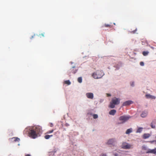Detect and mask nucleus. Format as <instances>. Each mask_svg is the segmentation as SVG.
Wrapping results in <instances>:
<instances>
[{
	"mask_svg": "<svg viewBox=\"0 0 156 156\" xmlns=\"http://www.w3.org/2000/svg\"><path fill=\"white\" fill-rule=\"evenodd\" d=\"M116 112V111L115 110L113 109L111 110L109 112V114L110 115H114L115 113Z\"/></svg>",
	"mask_w": 156,
	"mask_h": 156,
	"instance_id": "obj_13",
	"label": "nucleus"
},
{
	"mask_svg": "<svg viewBox=\"0 0 156 156\" xmlns=\"http://www.w3.org/2000/svg\"><path fill=\"white\" fill-rule=\"evenodd\" d=\"M115 142V138H111L108 140L106 143L108 145H112Z\"/></svg>",
	"mask_w": 156,
	"mask_h": 156,
	"instance_id": "obj_6",
	"label": "nucleus"
},
{
	"mask_svg": "<svg viewBox=\"0 0 156 156\" xmlns=\"http://www.w3.org/2000/svg\"><path fill=\"white\" fill-rule=\"evenodd\" d=\"M147 112H142V113L141 114V116L142 117H145L147 115Z\"/></svg>",
	"mask_w": 156,
	"mask_h": 156,
	"instance_id": "obj_15",
	"label": "nucleus"
},
{
	"mask_svg": "<svg viewBox=\"0 0 156 156\" xmlns=\"http://www.w3.org/2000/svg\"><path fill=\"white\" fill-rule=\"evenodd\" d=\"M26 156H30V155L28 154L26 155Z\"/></svg>",
	"mask_w": 156,
	"mask_h": 156,
	"instance_id": "obj_36",
	"label": "nucleus"
},
{
	"mask_svg": "<svg viewBox=\"0 0 156 156\" xmlns=\"http://www.w3.org/2000/svg\"><path fill=\"white\" fill-rule=\"evenodd\" d=\"M147 153L156 154V148L153 149H148L146 151Z\"/></svg>",
	"mask_w": 156,
	"mask_h": 156,
	"instance_id": "obj_7",
	"label": "nucleus"
},
{
	"mask_svg": "<svg viewBox=\"0 0 156 156\" xmlns=\"http://www.w3.org/2000/svg\"><path fill=\"white\" fill-rule=\"evenodd\" d=\"M104 73L102 70H98L94 73L92 75L94 78L95 79L100 78L104 75Z\"/></svg>",
	"mask_w": 156,
	"mask_h": 156,
	"instance_id": "obj_2",
	"label": "nucleus"
},
{
	"mask_svg": "<svg viewBox=\"0 0 156 156\" xmlns=\"http://www.w3.org/2000/svg\"><path fill=\"white\" fill-rule=\"evenodd\" d=\"M151 136L149 133H144L142 136V138L144 139H146L148 138Z\"/></svg>",
	"mask_w": 156,
	"mask_h": 156,
	"instance_id": "obj_10",
	"label": "nucleus"
},
{
	"mask_svg": "<svg viewBox=\"0 0 156 156\" xmlns=\"http://www.w3.org/2000/svg\"><path fill=\"white\" fill-rule=\"evenodd\" d=\"M65 83L67 84L68 85H69L71 84V83L69 80H66L64 81Z\"/></svg>",
	"mask_w": 156,
	"mask_h": 156,
	"instance_id": "obj_20",
	"label": "nucleus"
},
{
	"mask_svg": "<svg viewBox=\"0 0 156 156\" xmlns=\"http://www.w3.org/2000/svg\"><path fill=\"white\" fill-rule=\"evenodd\" d=\"M133 131V129L132 128H130L129 129H127L126 132V133L127 134H129L130 133H132Z\"/></svg>",
	"mask_w": 156,
	"mask_h": 156,
	"instance_id": "obj_14",
	"label": "nucleus"
},
{
	"mask_svg": "<svg viewBox=\"0 0 156 156\" xmlns=\"http://www.w3.org/2000/svg\"><path fill=\"white\" fill-rule=\"evenodd\" d=\"M131 86H132V87H133L134 86V82H132L131 84Z\"/></svg>",
	"mask_w": 156,
	"mask_h": 156,
	"instance_id": "obj_27",
	"label": "nucleus"
},
{
	"mask_svg": "<svg viewBox=\"0 0 156 156\" xmlns=\"http://www.w3.org/2000/svg\"><path fill=\"white\" fill-rule=\"evenodd\" d=\"M133 103V102L131 101H128L123 103V106L128 105Z\"/></svg>",
	"mask_w": 156,
	"mask_h": 156,
	"instance_id": "obj_11",
	"label": "nucleus"
},
{
	"mask_svg": "<svg viewBox=\"0 0 156 156\" xmlns=\"http://www.w3.org/2000/svg\"><path fill=\"white\" fill-rule=\"evenodd\" d=\"M101 156H106V155L105 154H103L101 155Z\"/></svg>",
	"mask_w": 156,
	"mask_h": 156,
	"instance_id": "obj_34",
	"label": "nucleus"
},
{
	"mask_svg": "<svg viewBox=\"0 0 156 156\" xmlns=\"http://www.w3.org/2000/svg\"><path fill=\"white\" fill-rule=\"evenodd\" d=\"M98 115L97 114H94L93 115V117L94 119H96L98 118Z\"/></svg>",
	"mask_w": 156,
	"mask_h": 156,
	"instance_id": "obj_24",
	"label": "nucleus"
},
{
	"mask_svg": "<svg viewBox=\"0 0 156 156\" xmlns=\"http://www.w3.org/2000/svg\"><path fill=\"white\" fill-rule=\"evenodd\" d=\"M142 44L143 45H144V43H143V42L142 41Z\"/></svg>",
	"mask_w": 156,
	"mask_h": 156,
	"instance_id": "obj_37",
	"label": "nucleus"
},
{
	"mask_svg": "<svg viewBox=\"0 0 156 156\" xmlns=\"http://www.w3.org/2000/svg\"><path fill=\"white\" fill-rule=\"evenodd\" d=\"M12 139L14 141H19L20 140V139L17 137H13L12 138Z\"/></svg>",
	"mask_w": 156,
	"mask_h": 156,
	"instance_id": "obj_19",
	"label": "nucleus"
},
{
	"mask_svg": "<svg viewBox=\"0 0 156 156\" xmlns=\"http://www.w3.org/2000/svg\"><path fill=\"white\" fill-rule=\"evenodd\" d=\"M142 148L143 150H146V151H147L148 150L147 149V147L145 145L142 146Z\"/></svg>",
	"mask_w": 156,
	"mask_h": 156,
	"instance_id": "obj_23",
	"label": "nucleus"
},
{
	"mask_svg": "<svg viewBox=\"0 0 156 156\" xmlns=\"http://www.w3.org/2000/svg\"><path fill=\"white\" fill-rule=\"evenodd\" d=\"M114 25H115V23H114Z\"/></svg>",
	"mask_w": 156,
	"mask_h": 156,
	"instance_id": "obj_39",
	"label": "nucleus"
},
{
	"mask_svg": "<svg viewBox=\"0 0 156 156\" xmlns=\"http://www.w3.org/2000/svg\"><path fill=\"white\" fill-rule=\"evenodd\" d=\"M120 99L115 97L112 98V101L110 102L109 107L111 108H114L115 107V105H117L120 103Z\"/></svg>",
	"mask_w": 156,
	"mask_h": 156,
	"instance_id": "obj_1",
	"label": "nucleus"
},
{
	"mask_svg": "<svg viewBox=\"0 0 156 156\" xmlns=\"http://www.w3.org/2000/svg\"><path fill=\"white\" fill-rule=\"evenodd\" d=\"M77 80L80 83H81L82 82V78L81 77H79L78 78Z\"/></svg>",
	"mask_w": 156,
	"mask_h": 156,
	"instance_id": "obj_22",
	"label": "nucleus"
},
{
	"mask_svg": "<svg viewBox=\"0 0 156 156\" xmlns=\"http://www.w3.org/2000/svg\"><path fill=\"white\" fill-rule=\"evenodd\" d=\"M122 148L125 149H129L133 148V146L126 142H123L121 145Z\"/></svg>",
	"mask_w": 156,
	"mask_h": 156,
	"instance_id": "obj_4",
	"label": "nucleus"
},
{
	"mask_svg": "<svg viewBox=\"0 0 156 156\" xmlns=\"http://www.w3.org/2000/svg\"><path fill=\"white\" fill-rule=\"evenodd\" d=\"M154 141H151L150 142L151 143V144H153V143H154Z\"/></svg>",
	"mask_w": 156,
	"mask_h": 156,
	"instance_id": "obj_32",
	"label": "nucleus"
},
{
	"mask_svg": "<svg viewBox=\"0 0 156 156\" xmlns=\"http://www.w3.org/2000/svg\"><path fill=\"white\" fill-rule=\"evenodd\" d=\"M154 121H153L152 122V123H151V127H154V126H153V124H154Z\"/></svg>",
	"mask_w": 156,
	"mask_h": 156,
	"instance_id": "obj_28",
	"label": "nucleus"
},
{
	"mask_svg": "<svg viewBox=\"0 0 156 156\" xmlns=\"http://www.w3.org/2000/svg\"><path fill=\"white\" fill-rule=\"evenodd\" d=\"M140 65L142 66H143L144 65V63L143 62H140Z\"/></svg>",
	"mask_w": 156,
	"mask_h": 156,
	"instance_id": "obj_25",
	"label": "nucleus"
},
{
	"mask_svg": "<svg viewBox=\"0 0 156 156\" xmlns=\"http://www.w3.org/2000/svg\"><path fill=\"white\" fill-rule=\"evenodd\" d=\"M37 129H36L35 130L31 129L29 133V136L32 138L35 139L37 136Z\"/></svg>",
	"mask_w": 156,
	"mask_h": 156,
	"instance_id": "obj_5",
	"label": "nucleus"
},
{
	"mask_svg": "<svg viewBox=\"0 0 156 156\" xmlns=\"http://www.w3.org/2000/svg\"><path fill=\"white\" fill-rule=\"evenodd\" d=\"M53 131V130H51L50 131H48V132H47V133H52Z\"/></svg>",
	"mask_w": 156,
	"mask_h": 156,
	"instance_id": "obj_26",
	"label": "nucleus"
},
{
	"mask_svg": "<svg viewBox=\"0 0 156 156\" xmlns=\"http://www.w3.org/2000/svg\"><path fill=\"white\" fill-rule=\"evenodd\" d=\"M75 67H73L72 68L70 69V71L69 72V74L70 75L71 73L75 74L77 71V69H74Z\"/></svg>",
	"mask_w": 156,
	"mask_h": 156,
	"instance_id": "obj_8",
	"label": "nucleus"
},
{
	"mask_svg": "<svg viewBox=\"0 0 156 156\" xmlns=\"http://www.w3.org/2000/svg\"><path fill=\"white\" fill-rule=\"evenodd\" d=\"M154 143L156 144V140H154Z\"/></svg>",
	"mask_w": 156,
	"mask_h": 156,
	"instance_id": "obj_35",
	"label": "nucleus"
},
{
	"mask_svg": "<svg viewBox=\"0 0 156 156\" xmlns=\"http://www.w3.org/2000/svg\"><path fill=\"white\" fill-rule=\"evenodd\" d=\"M149 53V52L148 51H144L143 52L142 54L143 55L146 56Z\"/></svg>",
	"mask_w": 156,
	"mask_h": 156,
	"instance_id": "obj_17",
	"label": "nucleus"
},
{
	"mask_svg": "<svg viewBox=\"0 0 156 156\" xmlns=\"http://www.w3.org/2000/svg\"><path fill=\"white\" fill-rule=\"evenodd\" d=\"M146 97L147 98H151L152 99H155V97L154 96L151 95L150 94H147L146 95Z\"/></svg>",
	"mask_w": 156,
	"mask_h": 156,
	"instance_id": "obj_12",
	"label": "nucleus"
},
{
	"mask_svg": "<svg viewBox=\"0 0 156 156\" xmlns=\"http://www.w3.org/2000/svg\"><path fill=\"white\" fill-rule=\"evenodd\" d=\"M50 126H51H51H53V124H52V123H50Z\"/></svg>",
	"mask_w": 156,
	"mask_h": 156,
	"instance_id": "obj_33",
	"label": "nucleus"
},
{
	"mask_svg": "<svg viewBox=\"0 0 156 156\" xmlns=\"http://www.w3.org/2000/svg\"><path fill=\"white\" fill-rule=\"evenodd\" d=\"M102 27H105L111 28L112 27V26L111 25L106 24H105L104 25H103Z\"/></svg>",
	"mask_w": 156,
	"mask_h": 156,
	"instance_id": "obj_18",
	"label": "nucleus"
},
{
	"mask_svg": "<svg viewBox=\"0 0 156 156\" xmlns=\"http://www.w3.org/2000/svg\"><path fill=\"white\" fill-rule=\"evenodd\" d=\"M136 31H137V29H136L135 30H134L133 31V33H135L136 32Z\"/></svg>",
	"mask_w": 156,
	"mask_h": 156,
	"instance_id": "obj_30",
	"label": "nucleus"
},
{
	"mask_svg": "<svg viewBox=\"0 0 156 156\" xmlns=\"http://www.w3.org/2000/svg\"><path fill=\"white\" fill-rule=\"evenodd\" d=\"M52 135H46L44 137L46 139H49L50 137H52Z\"/></svg>",
	"mask_w": 156,
	"mask_h": 156,
	"instance_id": "obj_21",
	"label": "nucleus"
},
{
	"mask_svg": "<svg viewBox=\"0 0 156 156\" xmlns=\"http://www.w3.org/2000/svg\"><path fill=\"white\" fill-rule=\"evenodd\" d=\"M106 95L107 97H110L111 96V94H107Z\"/></svg>",
	"mask_w": 156,
	"mask_h": 156,
	"instance_id": "obj_29",
	"label": "nucleus"
},
{
	"mask_svg": "<svg viewBox=\"0 0 156 156\" xmlns=\"http://www.w3.org/2000/svg\"><path fill=\"white\" fill-rule=\"evenodd\" d=\"M33 38V36H32V38H31L32 39V38Z\"/></svg>",
	"mask_w": 156,
	"mask_h": 156,
	"instance_id": "obj_38",
	"label": "nucleus"
},
{
	"mask_svg": "<svg viewBox=\"0 0 156 156\" xmlns=\"http://www.w3.org/2000/svg\"><path fill=\"white\" fill-rule=\"evenodd\" d=\"M44 33H41V35H42V36L43 37H44Z\"/></svg>",
	"mask_w": 156,
	"mask_h": 156,
	"instance_id": "obj_31",
	"label": "nucleus"
},
{
	"mask_svg": "<svg viewBox=\"0 0 156 156\" xmlns=\"http://www.w3.org/2000/svg\"><path fill=\"white\" fill-rule=\"evenodd\" d=\"M86 95L87 97L90 99H92L94 97V95L92 93H86Z\"/></svg>",
	"mask_w": 156,
	"mask_h": 156,
	"instance_id": "obj_9",
	"label": "nucleus"
},
{
	"mask_svg": "<svg viewBox=\"0 0 156 156\" xmlns=\"http://www.w3.org/2000/svg\"><path fill=\"white\" fill-rule=\"evenodd\" d=\"M143 128L141 127H140L137 129L136 132L137 133H141L142 131Z\"/></svg>",
	"mask_w": 156,
	"mask_h": 156,
	"instance_id": "obj_16",
	"label": "nucleus"
},
{
	"mask_svg": "<svg viewBox=\"0 0 156 156\" xmlns=\"http://www.w3.org/2000/svg\"><path fill=\"white\" fill-rule=\"evenodd\" d=\"M130 118V117L128 115H123L119 117V120L120 122H118V124L123 123L127 121Z\"/></svg>",
	"mask_w": 156,
	"mask_h": 156,
	"instance_id": "obj_3",
	"label": "nucleus"
}]
</instances>
